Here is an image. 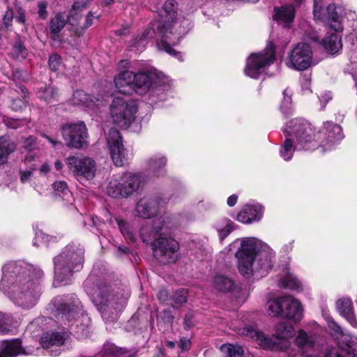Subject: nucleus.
<instances>
[{"label": "nucleus", "mask_w": 357, "mask_h": 357, "mask_svg": "<svg viewBox=\"0 0 357 357\" xmlns=\"http://www.w3.org/2000/svg\"><path fill=\"white\" fill-rule=\"evenodd\" d=\"M15 146L6 136L0 137V165L5 164L8 155L14 151Z\"/></svg>", "instance_id": "36"}, {"label": "nucleus", "mask_w": 357, "mask_h": 357, "mask_svg": "<svg viewBox=\"0 0 357 357\" xmlns=\"http://www.w3.org/2000/svg\"><path fill=\"white\" fill-rule=\"evenodd\" d=\"M66 164L81 183L91 181L96 176V162L89 157L70 156Z\"/></svg>", "instance_id": "13"}, {"label": "nucleus", "mask_w": 357, "mask_h": 357, "mask_svg": "<svg viewBox=\"0 0 357 357\" xmlns=\"http://www.w3.org/2000/svg\"><path fill=\"white\" fill-rule=\"evenodd\" d=\"M166 164L167 158L161 154L155 155L148 162L149 170L156 176L162 174Z\"/></svg>", "instance_id": "34"}, {"label": "nucleus", "mask_w": 357, "mask_h": 357, "mask_svg": "<svg viewBox=\"0 0 357 357\" xmlns=\"http://www.w3.org/2000/svg\"><path fill=\"white\" fill-rule=\"evenodd\" d=\"M137 111L136 104L132 101L116 97L110 105V116L116 125L127 128L134 121Z\"/></svg>", "instance_id": "11"}, {"label": "nucleus", "mask_w": 357, "mask_h": 357, "mask_svg": "<svg viewBox=\"0 0 357 357\" xmlns=\"http://www.w3.org/2000/svg\"><path fill=\"white\" fill-rule=\"evenodd\" d=\"M323 0H314L313 3V15L316 20H325V11L323 7Z\"/></svg>", "instance_id": "50"}, {"label": "nucleus", "mask_w": 357, "mask_h": 357, "mask_svg": "<svg viewBox=\"0 0 357 357\" xmlns=\"http://www.w3.org/2000/svg\"><path fill=\"white\" fill-rule=\"evenodd\" d=\"M91 297L102 318L108 321H113L126 305L128 293L123 291L111 294L110 288L107 285L100 284H97Z\"/></svg>", "instance_id": "6"}, {"label": "nucleus", "mask_w": 357, "mask_h": 357, "mask_svg": "<svg viewBox=\"0 0 357 357\" xmlns=\"http://www.w3.org/2000/svg\"><path fill=\"white\" fill-rule=\"evenodd\" d=\"M322 45L331 54L339 52L342 47L341 36L338 33H332L322 40Z\"/></svg>", "instance_id": "32"}, {"label": "nucleus", "mask_w": 357, "mask_h": 357, "mask_svg": "<svg viewBox=\"0 0 357 357\" xmlns=\"http://www.w3.org/2000/svg\"><path fill=\"white\" fill-rule=\"evenodd\" d=\"M324 318L331 335L335 339L336 343L354 342L353 337L344 332L343 328L329 314H325Z\"/></svg>", "instance_id": "26"}, {"label": "nucleus", "mask_w": 357, "mask_h": 357, "mask_svg": "<svg viewBox=\"0 0 357 357\" xmlns=\"http://www.w3.org/2000/svg\"><path fill=\"white\" fill-rule=\"evenodd\" d=\"M336 309L341 317L353 327L357 328V318L354 312L352 301L349 298H342L337 301Z\"/></svg>", "instance_id": "20"}, {"label": "nucleus", "mask_w": 357, "mask_h": 357, "mask_svg": "<svg viewBox=\"0 0 357 357\" xmlns=\"http://www.w3.org/2000/svg\"><path fill=\"white\" fill-rule=\"evenodd\" d=\"M105 352L111 354L114 357H133V354L124 349H117L114 345H105Z\"/></svg>", "instance_id": "48"}, {"label": "nucleus", "mask_w": 357, "mask_h": 357, "mask_svg": "<svg viewBox=\"0 0 357 357\" xmlns=\"http://www.w3.org/2000/svg\"><path fill=\"white\" fill-rule=\"evenodd\" d=\"M116 221L117 222L119 228L123 236L131 241H135L136 239L135 236L130 231L128 224L123 220H116Z\"/></svg>", "instance_id": "51"}, {"label": "nucleus", "mask_w": 357, "mask_h": 357, "mask_svg": "<svg viewBox=\"0 0 357 357\" xmlns=\"http://www.w3.org/2000/svg\"><path fill=\"white\" fill-rule=\"evenodd\" d=\"M295 342L296 345L303 352L312 348L314 344L313 337L312 336H309L303 329H300L298 331V335L296 337Z\"/></svg>", "instance_id": "38"}, {"label": "nucleus", "mask_w": 357, "mask_h": 357, "mask_svg": "<svg viewBox=\"0 0 357 357\" xmlns=\"http://www.w3.org/2000/svg\"><path fill=\"white\" fill-rule=\"evenodd\" d=\"M3 122L6 127L12 129H16L21 126L26 125L29 122V120L27 119H19L15 118L6 117L3 119Z\"/></svg>", "instance_id": "49"}, {"label": "nucleus", "mask_w": 357, "mask_h": 357, "mask_svg": "<svg viewBox=\"0 0 357 357\" xmlns=\"http://www.w3.org/2000/svg\"><path fill=\"white\" fill-rule=\"evenodd\" d=\"M107 141L113 162L116 166H123L126 161V156L119 131L112 128L109 131Z\"/></svg>", "instance_id": "17"}, {"label": "nucleus", "mask_w": 357, "mask_h": 357, "mask_svg": "<svg viewBox=\"0 0 357 357\" xmlns=\"http://www.w3.org/2000/svg\"><path fill=\"white\" fill-rule=\"evenodd\" d=\"M63 138L68 147L81 149L88 144V131L82 121L69 123L61 128Z\"/></svg>", "instance_id": "14"}, {"label": "nucleus", "mask_w": 357, "mask_h": 357, "mask_svg": "<svg viewBox=\"0 0 357 357\" xmlns=\"http://www.w3.org/2000/svg\"><path fill=\"white\" fill-rule=\"evenodd\" d=\"M47 2L45 1H40L38 3V15L40 18L45 20L48 16V12L47 10Z\"/></svg>", "instance_id": "57"}, {"label": "nucleus", "mask_w": 357, "mask_h": 357, "mask_svg": "<svg viewBox=\"0 0 357 357\" xmlns=\"http://www.w3.org/2000/svg\"><path fill=\"white\" fill-rule=\"evenodd\" d=\"M341 11L342 9L340 7L337 6L333 3L329 4L324 13L326 19L320 20V21L328 24L335 31H340L342 29Z\"/></svg>", "instance_id": "28"}, {"label": "nucleus", "mask_w": 357, "mask_h": 357, "mask_svg": "<svg viewBox=\"0 0 357 357\" xmlns=\"http://www.w3.org/2000/svg\"><path fill=\"white\" fill-rule=\"evenodd\" d=\"M48 309L52 311L55 317H60L69 321L74 320L76 323L88 321L89 317L84 314L82 305L79 299L75 296H56L49 304ZM78 337H81L87 333L86 327H84L79 332L78 324L74 329Z\"/></svg>", "instance_id": "8"}, {"label": "nucleus", "mask_w": 357, "mask_h": 357, "mask_svg": "<svg viewBox=\"0 0 357 357\" xmlns=\"http://www.w3.org/2000/svg\"><path fill=\"white\" fill-rule=\"evenodd\" d=\"M214 287L220 291H232L235 288V283L232 278L224 275H218L213 280Z\"/></svg>", "instance_id": "35"}, {"label": "nucleus", "mask_w": 357, "mask_h": 357, "mask_svg": "<svg viewBox=\"0 0 357 357\" xmlns=\"http://www.w3.org/2000/svg\"><path fill=\"white\" fill-rule=\"evenodd\" d=\"M238 333L250 338L264 349L285 351L290 347L289 339L294 336V330L290 324L286 322L279 323L276 325L275 331V336L278 341L272 340V339L266 336L262 332L252 326L240 328Z\"/></svg>", "instance_id": "7"}, {"label": "nucleus", "mask_w": 357, "mask_h": 357, "mask_svg": "<svg viewBox=\"0 0 357 357\" xmlns=\"http://www.w3.org/2000/svg\"><path fill=\"white\" fill-rule=\"evenodd\" d=\"M134 77L133 91L139 95H154L158 91L167 90L170 86L169 78L153 68L134 73Z\"/></svg>", "instance_id": "9"}, {"label": "nucleus", "mask_w": 357, "mask_h": 357, "mask_svg": "<svg viewBox=\"0 0 357 357\" xmlns=\"http://www.w3.org/2000/svg\"><path fill=\"white\" fill-rule=\"evenodd\" d=\"M124 188L123 174L112 176L107 185V192L109 196L114 198H123Z\"/></svg>", "instance_id": "30"}, {"label": "nucleus", "mask_w": 357, "mask_h": 357, "mask_svg": "<svg viewBox=\"0 0 357 357\" xmlns=\"http://www.w3.org/2000/svg\"><path fill=\"white\" fill-rule=\"evenodd\" d=\"M283 296L270 300L266 303L268 314L272 317H282L284 314Z\"/></svg>", "instance_id": "39"}, {"label": "nucleus", "mask_w": 357, "mask_h": 357, "mask_svg": "<svg viewBox=\"0 0 357 357\" xmlns=\"http://www.w3.org/2000/svg\"><path fill=\"white\" fill-rule=\"evenodd\" d=\"M284 136H289L295 140L298 149L313 151L317 149V143L312 139L314 135L311 124L303 119H294L283 128Z\"/></svg>", "instance_id": "10"}, {"label": "nucleus", "mask_w": 357, "mask_h": 357, "mask_svg": "<svg viewBox=\"0 0 357 357\" xmlns=\"http://www.w3.org/2000/svg\"><path fill=\"white\" fill-rule=\"evenodd\" d=\"M52 188L54 194L59 197L71 196L68 186L64 181H56L53 183Z\"/></svg>", "instance_id": "45"}, {"label": "nucleus", "mask_w": 357, "mask_h": 357, "mask_svg": "<svg viewBox=\"0 0 357 357\" xmlns=\"http://www.w3.org/2000/svg\"><path fill=\"white\" fill-rule=\"evenodd\" d=\"M180 347L182 350L187 351L190 347V341L189 339L183 337L180 340Z\"/></svg>", "instance_id": "63"}, {"label": "nucleus", "mask_w": 357, "mask_h": 357, "mask_svg": "<svg viewBox=\"0 0 357 357\" xmlns=\"http://www.w3.org/2000/svg\"><path fill=\"white\" fill-rule=\"evenodd\" d=\"M286 139L280 148V156L286 161L291 159L296 149H298L296 146L295 140L289 136H285Z\"/></svg>", "instance_id": "37"}, {"label": "nucleus", "mask_w": 357, "mask_h": 357, "mask_svg": "<svg viewBox=\"0 0 357 357\" xmlns=\"http://www.w3.org/2000/svg\"><path fill=\"white\" fill-rule=\"evenodd\" d=\"M71 102L74 105L82 106L94 112H97L96 109L105 105L103 99L92 98L82 90H77L73 93Z\"/></svg>", "instance_id": "19"}, {"label": "nucleus", "mask_w": 357, "mask_h": 357, "mask_svg": "<svg viewBox=\"0 0 357 357\" xmlns=\"http://www.w3.org/2000/svg\"><path fill=\"white\" fill-rule=\"evenodd\" d=\"M220 241H222L234 229L235 224L229 218H222L219 220L214 225Z\"/></svg>", "instance_id": "33"}, {"label": "nucleus", "mask_w": 357, "mask_h": 357, "mask_svg": "<svg viewBox=\"0 0 357 357\" xmlns=\"http://www.w3.org/2000/svg\"><path fill=\"white\" fill-rule=\"evenodd\" d=\"M344 135L342 128L331 121L324 123L315 141L317 149L321 148L322 152L333 149L342 139Z\"/></svg>", "instance_id": "15"}, {"label": "nucleus", "mask_w": 357, "mask_h": 357, "mask_svg": "<svg viewBox=\"0 0 357 357\" xmlns=\"http://www.w3.org/2000/svg\"><path fill=\"white\" fill-rule=\"evenodd\" d=\"M13 16L14 14L12 9L8 8L3 17V24L6 26V28L9 27L11 25Z\"/></svg>", "instance_id": "59"}, {"label": "nucleus", "mask_w": 357, "mask_h": 357, "mask_svg": "<svg viewBox=\"0 0 357 357\" xmlns=\"http://www.w3.org/2000/svg\"><path fill=\"white\" fill-rule=\"evenodd\" d=\"M84 249L80 245H68L63 250L54 258L55 282L60 285L68 284L73 272L82 267Z\"/></svg>", "instance_id": "5"}, {"label": "nucleus", "mask_w": 357, "mask_h": 357, "mask_svg": "<svg viewBox=\"0 0 357 357\" xmlns=\"http://www.w3.org/2000/svg\"><path fill=\"white\" fill-rule=\"evenodd\" d=\"M66 340L63 333L52 332L45 333L40 339V344L43 348L49 349L51 347H60Z\"/></svg>", "instance_id": "31"}, {"label": "nucleus", "mask_w": 357, "mask_h": 357, "mask_svg": "<svg viewBox=\"0 0 357 357\" xmlns=\"http://www.w3.org/2000/svg\"><path fill=\"white\" fill-rule=\"evenodd\" d=\"M43 270L24 261H10L2 267L0 291L17 307L33 308L38 302L41 292Z\"/></svg>", "instance_id": "1"}, {"label": "nucleus", "mask_w": 357, "mask_h": 357, "mask_svg": "<svg viewBox=\"0 0 357 357\" xmlns=\"http://www.w3.org/2000/svg\"><path fill=\"white\" fill-rule=\"evenodd\" d=\"M135 211L140 218H151L158 211V202L151 197H142L137 202Z\"/></svg>", "instance_id": "21"}, {"label": "nucleus", "mask_w": 357, "mask_h": 357, "mask_svg": "<svg viewBox=\"0 0 357 357\" xmlns=\"http://www.w3.org/2000/svg\"><path fill=\"white\" fill-rule=\"evenodd\" d=\"M332 99V95L331 92H326L322 93L319 97V100L322 105V109H324L327 104Z\"/></svg>", "instance_id": "62"}, {"label": "nucleus", "mask_w": 357, "mask_h": 357, "mask_svg": "<svg viewBox=\"0 0 357 357\" xmlns=\"http://www.w3.org/2000/svg\"><path fill=\"white\" fill-rule=\"evenodd\" d=\"M174 226L172 218L164 215L154 220L149 227H142L140 236L144 243H151L154 257L162 264L175 262L178 259L179 244L174 238L164 236L168 234Z\"/></svg>", "instance_id": "4"}, {"label": "nucleus", "mask_w": 357, "mask_h": 357, "mask_svg": "<svg viewBox=\"0 0 357 357\" xmlns=\"http://www.w3.org/2000/svg\"><path fill=\"white\" fill-rule=\"evenodd\" d=\"M274 19L281 25L290 27L295 17V6L286 4L274 9Z\"/></svg>", "instance_id": "25"}, {"label": "nucleus", "mask_w": 357, "mask_h": 357, "mask_svg": "<svg viewBox=\"0 0 357 357\" xmlns=\"http://www.w3.org/2000/svg\"><path fill=\"white\" fill-rule=\"evenodd\" d=\"M188 291L184 289L177 290L173 295V301L176 305H181L187 302Z\"/></svg>", "instance_id": "53"}, {"label": "nucleus", "mask_w": 357, "mask_h": 357, "mask_svg": "<svg viewBox=\"0 0 357 357\" xmlns=\"http://www.w3.org/2000/svg\"><path fill=\"white\" fill-rule=\"evenodd\" d=\"M67 22L66 16L61 13L56 14L50 22V31L53 33H59Z\"/></svg>", "instance_id": "42"}, {"label": "nucleus", "mask_w": 357, "mask_h": 357, "mask_svg": "<svg viewBox=\"0 0 357 357\" xmlns=\"http://www.w3.org/2000/svg\"><path fill=\"white\" fill-rule=\"evenodd\" d=\"M324 357H357V342L337 343L326 349Z\"/></svg>", "instance_id": "18"}, {"label": "nucleus", "mask_w": 357, "mask_h": 357, "mask_svg": "<svg viewBox=\"0 0 357 357\" xmlns=\"http://www.w3.org/2000/svg\"><path fill=\"white\" fill-rule=\"evenodd\" d=\"M33 167H31V170L29 171H22L20 172V180L22 183L27 182L31 177L33 171L36 169V165H33Z\"/></svg>", "instance_id": "61"}, {"label": "nucleus", "mask_w": 357, "mask_h": 357, "mask_svg": "<svg viewBox=\"0 0 357 357\" xmlns=\"http://www.w3.org/2000/svg\"><path fill=\"white\" fill-rule=\"evenodd\" d=\"M25 354L19 339L5 340L0 343V357H14Z\"/></svg>", "instance_id": "29"}, {"label": "nucleus", "mask_w": 357, "mask_h": 357, "mask_svg": "<svg viewBox=\"0 0 357 357\" xmlns=\"http://www.w3.org/2000/svg\"><path fill=\"white\" fill-rule=\"evenodd\" d=\"M61 56L57 54H52L50 56L49 66L51 70L56 71L59 69L61 65Z\"/></svg>", "instance_id": "55"}, {"label": "nucleus", "mask_w": 357, "mask_h": 357, "mask_svg": "<svg viewBox=\"0 0 357 357\" xmlns=\"http://www.w3.org/2000/svg\"><path fill=\"white\" fill-rule=\"evenodd\" d=\"M177 6L175 0H167L159 13L160 20L157 32L152 28L146 29L140 36L132 39L130 46L140 50L145 47L149 39L157 35L160 38V41L157 44L158 49L182 61L181 52L176 51L172 46L180 43L183 36L188 32L190 22L188 19L183 18L181 21L183 24L180 26L179 29L172 31L178 20H180V18L177 17Z\"/></svg>", "instance_id": "2"}, {"label": "nucleus", "mask_w": 357, "mask_h": 357, "mask_svg": "<svg viewBox=\"0 0 357 357\" xmlns=\"http://www.w3.org/2000/svg\"><path fill=\"white\" fill-rule=\"evenodd\" d=\"M235 257L241 275L246 278H260L266 276L272 268L275 252L266 243L249 237L241 239Z\"/></svg>", "instance_id": "3"}, {"label": "nucleus", "mask_w": 357, "mask_h": 357, "mask_svg": "<svg viewBox=\"0 0 357 357\" xmlns=\"http://www.w3.org/2000/svg\"><path fill=\"white\" fill-rule=\"evenodd\" d=\"M89 3L90 0H82L76 1L73 4L68 15V20L71 24L75 25L77 24L79 17V12L85 9Z\"/></svg>", "instance_id": "40"}, {"label": "nucleus", "mask_w": 357, "mask_h": 357, "mask_svg": "<svg viewBox=\"0 0 357 357\" xmlns=\"http://www.w3.org/2000/svg\"><path fill=\"white\" fill-rule=\"evenodd\" d=\"M51 236L47 235L46 234L39 231L36 234V237L33 239V244L36 247H39L43 244H47L50 241Z\"/></svg>", "instance_id": "54"}, {"label": "nucleus", "mask_w": 357, "mask_h": 357, "mask_svg": "<svg viewBox=\"0 0 357 357\" xmlns=\"http://www.w3.org/2000/svg\"><path fill=\"white\" fill-rule=\"evenodd\" d=\"M291 95L292 93L289 89L284 90L280 110L285 115L289 114L291 111Z\"/></svg>", "instance_id": "46"}, {"label": "nucleus", "mask_w": 357, "mask_h": 357, "mask_svg": "<svg viewBox=\"0 0 357 357\" xmlns=\"http://www.w3.org/2000/svg\"><path fill=\"white\" fill-rule=\"evenodd\" d=\"M57 95V90L52 85H49L48 86L40 88L37 91L38 97L47 102L56 100Z\"/></svg>", "instance_id": "41"}, {"label": "nucleus", "mask_w": 357, "mask_h": 357, "mask_svg": "<svg viewBox=\"0 0 357 357\" xmlns=\"http://www.w3.org/2000/svg\"><path fill=\"white\" fill-rule=\"evenodd\" d=\"M282 287L292 290L300 291L302 289V284L298 278L293 274H288L281 280Z\"/></svg>", "instance_id": "44"}, {"label": "nucleus", "mask_w": 357, "mask_h": 357, "mask_svg": "<svg viewBox=\"0 0 357 357\" xmlns=\"http://www.w3.org/2000/svg\"><path fill=\"white\" fill-rule=\"evenodd\" d=\"M24 147L27 151H34L35 148L36 147V138L33 136H30L25 139L24 142Z\"/></svg>", "instance_id": "60"}, {"label": "nucleus", "mask_w": 357, "mask_h": 357, "mask_svg": "<svg viewBox=\"0 0 357 357\" xmlns=\"http://www.w3.org/2000/svg\"><path fill=\"white\" fill-rule=\"evenodd\" d=\"M275 61V47L268 43L262 52L252 54L247 59L245 74L253 79H258L264 68Z\"/></svg>", "instance_id": "12"}, {"label": "nucleus", "mask_w": 357, "mask_h": 357, "mask_svg": "<svg viewBox=\"0 0 357 357\" xmlns=\"http://www.w3.org/2000/svg\"><path fill=\"white\" fill-rule=\"evenodd\" d=\"M289 67L304 70L312 64V51L310 46L305 43H298L289 54L287 62Z\"/></svg>", "instance_id": "16"}, {"label": "nucleus", "mask_w": 357, "mask_h": 357, "mask_svg": "<svg viewBox=\"0 0 357 357\" xmlns=\"http://www.w3.org/2000/svg\"><path fill=\"white\" fill-rule=\"evenodd\" d=\"M10 320L0 312V333L6 334L10 331Z\"/></svg>", "instance_id": "56"}, {"label": "nucleus", "mask_w": 357, "mask_h": 357, "mask_svg": "<svg viewBox=\"0 0 357 357\" xmlns=\"http://www.w3.org/2000/svg\"><path fill=\"white\" fill-rule=\"evenodd\" d=\"M283 305H284L283 317L297 321L301 320L303 309L297 299L291 296H283Z\"/></svg>", "instance_id": "22"}, {"label": "nucleus", "mask_w": 357, "mask_h": 357, "mask_svg": "<svg viewBox=\"0 0 357 357\" xmlns=\"http://www.w3.org/2000/svg\"><path fill=\"white\" fill-rule=\"evenodd\" d=\"M22 93L23 94V98H26V93L27 90L24 87H20ZM11 109L14 111H19L26 107V101L22 98H16L12 100Z\"/></svg>", "instance_id": "52"}, {"label": "nucleus", "mask_w": 357, "mask_h": 357, "mask_svg": "<svg viewBox=\"0 0 357 357\" xmlns=\"http://www.w3.org/2000/svg\"><path fill=\"white\" fill-rule=\"evenodd\" d=\"M38 153L36 151H28V153L24 156V161L26 165H31V167H33L31 165L33 162L36 161L38 159Z\"/></svg>", "instance_id": "58"}, {"label": "nucleus", "mask_w": 357, "mask_h": 357, "mask_svg": "<svg viewBox=\"0 0 357 357\" xmlns=\"http://www.w3.org/2000/svg\"><path fill=\"white\" fill-rule=\"evenodd\" d=\"M26 20L25 11L20 8L17 11V15L16 16V21L19 23H24Z\"/></svg>", "instance_id": "64"}, {"label": "nucleus", "mask_w": 357, "mask_h": 357, "mask_svg": "<svg viewBox=\"0 0 357 357\" xmlns=\"http://www.w3.org/2000/svg\"><path fill=\"white\" fill-rule=\"evenodd\" d=\"M134 73L124 70L114 77V84L118 91L123 94H129L133 91Z\"/></svg>", "instance_id": "23"}, {"label": "nucleus", "mask_w": 357, "mask_h": 357, "mask_svg": "<svg viewBox=\"0 0 357 357\" xmlns=\"http://www.w3.org/2000/svg\"><path fill=\"white\" fill-rule=\"evenodd\" d=\"M220 350L225 354L227 357H242L244 354L243 348L241 346L231 344L222 345Z\"/></svg>", "instance_id": "43"}, {"label": "nucleus", "mask_w": 357, "mask_h": 357, "mask_svg": "<svg viewBox=\"0 0 357 357\" xmlns=\"http://www.w3.org/2000/svg\"><path fill=\"white\" fill-rule=\"evenodd\" d=\"M263 214V208L260 205H245L237 215V220L250 224L261 219Z\"/></svg>", "instance_id": "24"}, {"label": "nucleus", "mask_w": 357, "mask_h": 357, "mask_svg": "<svg viewBox=\"0 0 357 357\" xmlns=\"http://www.w3.org/2000/svg\"><path fill=\"white\" fill-rule=\"evenodd\" d=\"M10 54L17 59H24L28 55V51L21 42L17 41L13 45Z\"/></svg>", "instance_id": "47"}, {"label": "nucleus", "mask_w": 357, "mask_h": 357, "mask_svg": "<svg viewBox=\"0 0 357 357\" xmlns=\"http://www.w3.org/2000/svg\"><path fill=\"white\" fill-rule=\"evenodd\" d=\"M123 181V198H125L136 192L142 184L144 179L139 174L125 172Z\"/></svg>", "instance_id": "27"}]
</instances>
